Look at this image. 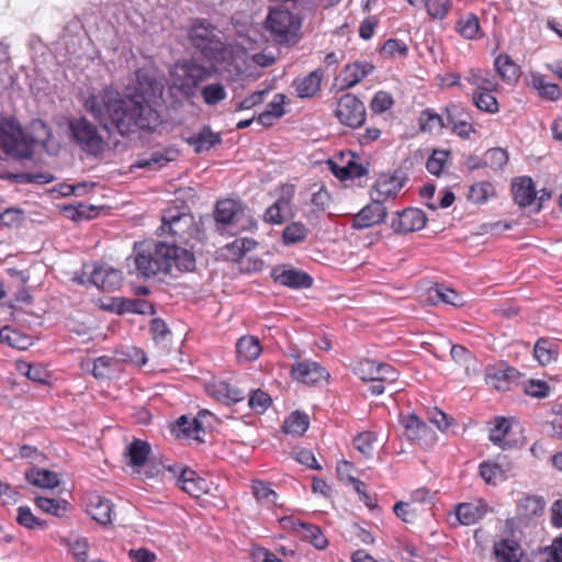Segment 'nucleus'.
Listing matches in <instances>:
<instances>
[{
  "mask_svg": "<svg viewBox=\"0 0 562 562\" xmlns=\"http://www.w3.org/2000/svg\"><path fill=\"white\" fill-rule=\"evenodd\" d=\"M120 312L136 314H154V306L150 302L143 299H131L122 302Z\"/></svg>",
  "mask_w": 562,
  "mask_h": 562,
  "instance_id": "nucleus-53",
  "label": "nucleus"
},
{
  "mask_svg": "<svg viewBox=\"0 0 562 562\" xmlns=\"http://www.w3.org/2000/svg\"><path fill=\"white\" fill-rule=\"evenodd\" d=\"M265 26L274 42L290 44L296 42L301 21L289 10L276 8L270 10Z\"/></svg>",
  "mask_w": 562,
  "mask_h": 562,
  "instance_id": "nucleus-7",
  "label": "nucleus"
},
{
  "mask_svg": "<svg viewBox=\"0 0 562 562\" xmlns=\"http://www.w3.org/2000/svg\"><path fill=\"white\" fill-rule=\"evenodd\" d=\"M375 437L372 432H362L358 435L353 440L355 448L361 452L364 457H370L373 450V442Z\"/></svg>",
  "mask_w": 562,
  "mask_h": 562,
  "instance_id": "nucleus-63",
  "label": "nucleus"
},
{
  "mask_svg": "<svg viewBox=\"0 0 562 562\" xmlns=\"http://www.w3.org/2000/svg\"><path fill=\"white\" fill-rule=\"evenodd\" d=\"M353 371L363 381L393 383L398 379L394 367L372 359L360 360Z\"/></svg>",
  "mask_w": 562,
  "mask_h": 562,
  "instance_id": "nucleus-12",
  "label": "nucleus"
},
{
  "mask_svg": "<svg viewBox=\"0 0 562 562\" xmlns=\"http://www.w3.org/2000/svg\"><path fill=\"white\" fill-rule=\"evenodd\" d=\"M484 161L494 170L502 169L508 161V154L503 148H492L486 151Z\"/></svg>",
  "mask_w": 562,
  "mask_h": 562,
  "instance_id": "nucleus-58",
  "label": "nucleus"
},
{
  "mask_svg": "<svg viewBox=\"0 0 562 562\" xmlns=\"http://www.w3.org/2000/svg\"><path fill=\"white\" fill-rule=\"evenodd\" d=\"M35 504L44 513L52 514L54 516H60L66 510L67 506V503L64 501L47 497H36Z\"/></svg>",
  "mask_w": 562,
  "mask_h": 562,
  "instance_id": "nucleus-56",
  "label": "nucleus"
},
{
  "mask_svg": "<svg viewBox=\"0 0 562 562\" xmlns=\"http://www.w3.org/2000/svg\"><path fill=\"white\" fill-rule=\"evenodd\" d=\"M248 404L257 413H263L270 406L271 398L266 392L256 390L251 392Z\"/></svg>",
  "mask_w": 562,
  "mask_h": 562,
  "instance_id": "nucleus-62",
  "label": "nucleus"
},
{
  "mask_svg": "<svg viewBox=\"0 0 562 562\" xmlns=\"http://www.w3.org/2000/svg\"><path fill=\"white\" fill-rule=\"evenodd\" d=\"M490 440L501 447H510L516 440L513 438L510 420L505 417H497L490 429Z\"/></svg>",
  "mask_w": 562,
  "mask_h": 562,
  "instance_id": "nucleus-28",
  "label": "nucleus"
},
{
  "mask_svg": "<svg viewBox=\"0 0 562 562\" xmlns=\"http://www.w3.org/2000/svg\"><path fill=\"white\" fill-rule=\"evenodd\" d=\"M525 393L537 398H544L550 394V386L542 380H528L524 385Z\"/></svg>",
  "mask_w": 562,
  "mask_h": 562,
  "instance_id": "nucleus-60",
  "label": "nucleus"
},
{
  "mask_svg": "<svg viewBox=\"0 0 562 562\" xmlns=\"http://www.w3.org/2000/svg\"><path fill=\"white\" fill-rule=\"evenodd\" d=\"M402 425L405 429V435L411 440H419L428 432V426L420 420L416 415H408L402 419Z\"/></svg>",
  "mask_w": 562,
  "mask_h": 562,
  "instance_id": "nucleus-42",
  "label": "nucleus"
},
{
  "mask_svg": "<svg viewBox=\"0 0 562 562\" xmlns=\"http://www.w3.org/2000/svg\"><path fill=\"white\" fill-rule=\"evenodd\" d=\"M428 419L442 432L453 430L457 426L456 420L451 416L438 408H434L428 413Z\"/></svg>",
  "mask_w": 562,
  "mask_h": 562,
  "instance_id": "nucleus-54",
  "label": "nucleus"
},
{
  "mask_svg": "<svg viewBox=\"0 0 562 562\" xmlns=\"http://www.w3.org/2000/svg\"><path fill=\"white\" fill-rule=\"evenodd\" d=\"M291 373L293 379L304 384H318L326 382L329 373L318 362L304 360L292 366Z\"/></svg>",
  "mask_w": 562,
  "mask_h": 562,
  "instance_id": "nucleus-15",
  "label": "nucleus"
},
{
  "mask_svg": "<svg viewBox=\"0 0 562 562\" xmlns=\"http://www.w3.org/2000/svg\"><path fill=\"white\" fill-rule=\"evenodd\" d=\"M151 452L150 445L142 439H134L125 449L126 464L133 468V471L139 473V469L144 467Z\"/></svg>",
  "mask_w": 562,
  "mask_h": 562,
  "instance_id": "nucleus-25",
  "label": "nucleus"
},
{
  "mask_svg": "<svg viewBox=\"0 0 562 562\" xmlns=\"http://www.w3.org/2000/svg\"><path fill=\"white\" fill-rule=\"evenodd\" d=\"M160 235L168 234L175 238L172 244L184 243L198 239L200 228L192 214L181 211L178 207H169L162 215L161 226L158 228Z\"/></svg>",
  "mask_w": 562,
  "mask_h": 562,
  "instance_id": "nucleus-4",
  "label": "nucleus"
},
{
  "mask_svg": "<svg viewBox=\"0 0 562 562\" xmlns=\"http://www.w3.org/2000/svg\"><path fill=\"white\" fill-rule=\"evenodd\" d=\"M310 231L305 224L301 222H292L286 225L282 232V243L285 246L303 243Z\"/></svg>",
  "mask_w": 562,
  "mask_h": 562,
  "instance_id": "nucleus-40",
  "label": "nucleus"
},
{
  "mask_svg": "<svg viewBox=\"0 0 562 562\" xmlns=\"http://www.w3.org/2000/svg\"><path fill=\"white\" fill-rule=\"evenodd\" d=\"M514 471V464L506 457L498 458L495 462L485 461L480 464V475L492 485L505 481Z\"/></svg>",
  "mask_w": 562,
  "mask_h": 562,
  "instance_id": "nucleus-18",
  "label": "nucleus"
},
{
  "mask_svg": "<svg viewBox=\"0 0 562 562\" xmlns=\"http://www.w3.org/2000/svg\"><path fill=\"white\" fill-rule=\"evenodd\" d=\"M464 79L473 87L475 90H487V91H497L498 82L495 77L486 69L482 68H470L464 76Z\"/></svg>",
  "mask_w": 562,
  "mask_h": 562,
  "instance_id": "nucleus-30",
  "label": "nucleus"
},
{
  "mask_svg": "<svg viewBox=\"0 0 562 562\" xmlns=\"http://www.w3.org/2000/svg\"><path fill=\"white\" fill-rule=\"evenodd\" d=\"M386 217V209L378 200L362 207L352 218L351 227L356 229L369 228L382 223Z\"/></svg>",
  "mask_w": 562,
  "mask_h": 562,
  "instance_id": "nucleus-16",
  "label": "nucleus"
},
{
  "mask_svg": "<svg viewBox=\"0 0 562 562\" xmlns=\"http://www.w3.org/2000/svg\"><path fill=\"white\" fill-rule=\"evenodd\" d=\"M494 554L498 562H519L522 552L515 540L503 539L494 544Z\"/></svg>",
  "mask_w": 562,
  "mask_h": 562,
  "instance_id": "nucleus-35",
  "label": "nucleus"
},
{
  "mask_svg": "<svg viewBox=\"0 0 562 562\" xmlns=\"http://www.w3.org/2000/svg\"><path fill=\"white\" fill-rule=\"evenodd\" d=\"M514 200L519 206L530 205L536 198L533 182L529 177L517 178L513 182Z\"/></svg>",
  "mask_w": 562,
  "mask_h": 562,
  "instance_id": "nucleus-34",
  "label": "nucleus"
},
{
  "mask_svg": "<svg viewBox=\"0 0 562 562\" xmlns=\"http://www.w3.org/2000/svg\"><path fill=\"white\" fill-rule=\"evenodd\" d=\"M495 195V188L488 181H482L470 188L469 198L476 204L485 203L490 198Z\"/></svg>",
  "mask_w": 562,
  "mask_h": 562,
  "instance_id": "nucleus-49",
  "label": "nucleus"
},
{
  "mask_svg": "<svg viewBox=\"0 0 562 562\" xmlns=\"http://www.w3.org/2000/svg\"><path fill=\"white\" fill-rule=\"evenodd\" d=\"M323 72L314 70L303 78L294 80L293 86L300 98H311L315 95L321 89Z\"/></svg>",
  "mask_w": 562,
  "mask_h": 562,
  "instance_id": "nucleus-33",
  "label": "nucleus"
},
{
  "mask_svg": "<svg viewBox=\"0 0 562 562\" xmlns=\"http://www.w3.org/2000/svg\"><path fill=\"white\" fill-rule=\"evenodd\" d=\"M167 470L177 477V484L179 487L192 497L199 498L210 490L207 481L199 476L196 472L191 469H181L178 465H169Z\"/></svg>",
  "mask_w": 562,
  "mask_h": 562,
  "instance_id": "nucleus-13",
  "label": "nucleus"
},
{
  "mask_svg": "<svg viewBox=\"0 0 562 562\" xmlns=\"http://www.w3.org/2000/svg\"><path fill=\"white\" fill-rule=\"evenodd\" d=\"M374 69V66L367 60H357L345 66L339 79L341 87L349 89L362 81Z\"/></svg>",
  "mask_w": 562,
  "mask_h": 562,
  "instance_id": "nucleus-23",
  "label": "nucleus"
},
{
  "mask_svg": "<svg viewBox=\"0 0 562 562\" xmlns=\"http://www.w3.org/2000/svg\"><path fill=\"white\" fill-rule=\"evenodd\" d=\"M300 536L303 540L311 542L316 549H324L327 546V539L322 530L314 525L304 524L300 525Z\"/></svg>",
  "mask_w": 562,
  "mask_h": 562,
  "instance_id": "nucleus-47",
  "label": "nucleus"
},
{
  "mask_svg": "<svg viewBox=\"0 0 562 562\" xmlns=\"http://www.w3.org/2000/svg\"><path fill=\"white\" fill-rule=\"evenodd\" d=\"M215 220L217 223L233 226L235 232L252 229L257 226V222L246 213L241 204L232 199L217 202Z\"/></svg>",
  "mask_w": 562,
  "mask_h": 562,
  "instance_id": "nucleus-9",
  "label": "nucleus"
},
{
  "mask_svg": "<svg viewBox=\"0 0 562 562\" xmlns=\"http://www.w3.org/2000/svg\"><path fill=\"white\" fill-rule=\"evenodd\" d=\"M16 368L20 373L34 382L45 383L48 379L47 371L41 364L22 361L16 364Z\"/></svg>",
  "mask_w": 562,
  "mask_h": 562,
  "instance_id": "nucleus-51",
  "label": "nucleus"
},
{
  "mask_svg": "<svg viewBox=\"0 0 562 562\" xmlns=\"http://www.w3.org/2000/svg\"><path fill=\"white\" fill-rule=\"evenodd\" d=\"M456 30L467 40H475L480 32V22L477 16L469 13L460 18L456 24Z\"/></svg>",
  "mask_w": 562,
  "mask_h": 562,
  "instance_id": "nucleus-45",
  "label": "nucleus"
},
{
  "mask_svg": "<svg viewBox=\"0 0 562 562\" xmlns=\"http://www.w3.org/2000/svg\"><path fill=\"white\" fill-rule=\"evenodd\" d=\"M335 116L338 121L349 127L357 128L366 121V106L353 94H344L335 108Z\"/></svg>",
  "mask_w": 562,
  "mask_h": 562,
  "instance_id": "nucleus-11",
  "label": "nucleus"
},
{
  "mask_svg": "<svg viewBox=\"0 0 562 562\" xmlns=\"http://www.w3.org/2000/svg\"><path fill=\"white\" fill-rule=\"evenodd\" d=\"M255 498L261 505L272 507L277 505L278 494L263 481L255 480L251 484Z\"/></svg>",
  "mask_w": 562,
  "mask_h": 562,
  "instance_id": "nucleus-41",
  "label": "nucleus"
},
{
  "mask_svg": "<svg viewBox=\"0 0 562 562\" xmlns=\"http://www.w3.org/2000/svg\"><path fill=\"white\" fill-rule=\"evenodd\" d=\"M211 70L195 63H178L170 72L171 87L186 98H194L199 86L209 79Z\"/></svg>",
  "mask_w": 562,
  "mask_h": 562,
  "instance_id": "nucleus-6",
  "label": "nucleus"
},
{
  "mask_svg": "<svg viewBox=\"0 0 562 562\" xmlns=\"http://www.w3.org/2000/svg\"><path fill=\"white\" fill-rule=\"evenodd\" d=\"M435 293L437 297H439L442 302L447 304L453 306H461L464 303L462 296L457 291L445 285H437L435 289Z\"/></svg>",
  "mask_w": 562,
  "mask_h": 562,
  "instance_id": "nucleus-61",
  "label": "nucleus"
},
{
  "mask_svg": "<svg viewBox=\"0 0 562 562\" xmlns=\"http://www.w3.org/2000/svg\"><path fill=\"white\" fill-rule=\"evenodd\" d=\"M514 369L507 368L506 370H496L493 373H487L486 383L498 391H506L509 389V378L513 375Z\"/></svg>",
  "mask_w": 562,
  "mask_h": 562,
  "instance_id": "nucleus-52",
  "label": "nucleus"
},
{
  "mask_svg": "<svg viewBox=\"0 0 562 562\" xmlns=\"http://www.w3.org/2000/svg\"><path fill=\"white\" fill-rule=\"evenodd\" d=\"M177 426L183 437L199 442L203 441L202 436L204 435V428L198 418L181 416L177 422Z\"/></svg>",
  "mask_w": 562,
  "mask_h": 562,
  "instance_id": "nucleus-38",
  "label": "nucleus"
},
{
  "mask_svg": "<svg viewBox=\"0 0 562 562\" xmlns=\"http://www.w3.org/2000/svg\"><path fill=\"white\" fill-rule=\"evenodd\" d=\"M189 143L194 147L195 153H203L221 143V136L209 126H204L198 134L189 139Z\"/></svg>",
  "mask_w": 562,
  "mask_h": 562,
  "instance_id": "nucleus-37",
  "label": "nucleus"
},
{
  "mask_svg": "<svg viewBox=\"0 0 562 562\" xmlns=\"http://www.w3.org/2000/svg\"><path fill=\"white\" fill-rule=\"evenodd\" d=\"M176 156L175 151H154L148 158L138 159L136 166L138 168H149L158 170L165 167L169 161L173 160Z\"/></svg>",
  "mask_w": 562,
  "mask_h": 562,
  "instance_id": "nucleus-43",
  "label": "nucleus"
},
{
  "mask_svg": "<svg viewBox=\"0 0 562 562\" xmlns=\"http://www.w3.org/2000/svg\"><path fill=\"white\" fill-rule=\"evenodd\" d=\"M407 53V45L397 38H389L381 47V54L387 57H395L396 55L405 57Z\"/></svg>",
  "mask_w": 562,
  "mask_h": 562,
  "instance_id": "nucleus-59",
  "label": "nucleus"
},
{
  "mask_svg": "<svg viewBox=\"0 0 562 562\" xmlns=\"http://www.w3.org/2000/svg\"><path fill=\"white\" fill-rule=\"evenodd\" d=\"M262 352L260 340L251 335L240 337L236 342V357L239 363L256 360Z\"/></svg>",
  "mask_w": 562,
  "mask_h": 562,
  "instance_id": "nucleus-26",
  "label": "nucleus"
},
{
  "mask_svg": "<svg viewBox=\"0 0 562 562\" xmlns=\"http://www.w3.org/2000/svg\"><path fill=\"white\" fill-rule=\"evenodd\" d=\"M494 91L474 90L472 93L473 104L482 112L496 114L499 111L497 99L493 95Z\"/></svg>",
  "mask_w": 562,
  "mask_h": 562,
  "instance_id": "nucleus-39",
  "label": "nucleus"
},
{
  "mask_svg": "<svg viewBox=\"0 0 562 562\" xmlns=\"http://www.w3.org/2000/svg\"><path fill=\"white\" fill-rule=\"evenodd\" d=\"M87 513L99 524H111L114 514L113 504L99 494H91L88 498Z\"/></svg>",
  "mask_w": 562,
  "mask_h": 562,
  "instance_id": "nucleus-24",
  "label": "nucleus"
},
{
  "mask_svg": "<svg viewBox=\"0 0 562 562\" xmlns=\"http://www.w3.org/2000/svg\"><path fill=\"white\" fill-rule=\"evenodd\" d=\"M559 355V345L550 338H539L533 347V357L542 367L555 361Z\"/></svg>",
  "mask_w": 562,
  "mask_h": 562,
  "instance_id": "nucleus-32",
  "label": "nucleus"
},
{
  "mask_svg": "<svg viewBox=\"0 0 562 562\" xmlns=\"http://www.w3.org/2000/svg\"><path fill=\"white\" fill-rule=\"evenodd\" d=\"M68 128L71 139L88 155L99 156L105 151L108 147L105 138L98 126L86 116L70 119Z\"/></svg>",
  "mask_w": 562,
  "mask_h": 562,
  "instance_id": "nucleus-5",
  "label": "nucleus"
},
{
  "mask_svg": "<svg viewBox=\"0 0 562 562\" xmlns=\"http://www.w3.org/2000/svg\"><path fill=\"white\" fill-rule=\"evenodd\" d=\"M451 358L460 366H462L465 370L467 374H470L471 371L475 372V363L476 360L472 352H470L467 348L460 345H453L450 351Z\"/></svg>",
  "mask_w": 562,
  "mask_h": 562,
  "instance_id": "nucleus-48",
  "label": "nucleus"
},
{
  "mask_svg": "<svg viewBox=\"0 0 562 562\" xmlns=\"http://www.w3.org/2000/svg\"><path fill=\"white\" fill-rule=\"evenodd\" d=\"M31 131V136L26 137L15 120H2L0 122V140L4 151L15 158H30L34 145L48 150V142L52 137L49 127L43 121L37 120L32 123Z\"/></svg>",
  "mask_w": 562,
  "mask_h": 562,
  "instance_id": "nucleus-3",
  "label": "nucleus"
},
{
  "mask_svg": "<svg viewBox=\"0 0 562 562\" xmlns=\"http://www.w3.org/2000/svg\"><path fill=\"white\" fill-rule=\"evenodd\" d=\"M487 512L488 505L483 499H475L459 504L456 507V517L459 524L470 526L480 521Z\"/></svg>",
  "mask_w": 562,
  "mask_h": 562,
  "instance_id": "nucleus-22",
  "label": "nucleus"
},
{
  "mask_svg": "<svg viewBox=\"0 0 562 562\" xmlns=\"http://www.w3.org/2000/svg\"><path fill=\"white\" fill-rule=\"evenodd\" d=\"M133 260L138 276L144 278L159 274L192 271L195 268V258L191 250L167 241L144 240L134 244Z\"/></svg>",
  "mask_w": 562,
  "mask_h": 562,
  "instance_id": "nucleus-2",
  "label": "nucleus"
},
{
  "mask_svg": "<svg viewBox=\"0 0 562 562\" xmlns=\"http://www.w3.org/2000/svg\"><path fill=\"white\" fill-rule=\"evenodd\" d=\"M310 425V418L306 414L293 412L284 422L283 429L288 434L303 435Z\"/></svg>",
  "mask_w": 562,
  "mask_h": 562,
  "instance_id": "nucleus-46",
  "label": "nucleus"
},
{
  "mask_svg": "<svg viewBox=\"0 0 562 562\" xmlns=\"http://www.w3.org/2000/svg\"><path fill=\"white\" fill-rule=\"evenodd\" d=\"M162 90L164 86L149 70L139 69L135 86L125 87V95L108 86L86 97L82 104L103 130L125 136L138 130L154 131L160 124V116L150 103L161 97Z\"/></svg>",
  "mask_w": 562,
  "mask_h": 562,
  "instance_id": "nucleus-1",
  "label": "nucleus"
},
{
  "mask_svg": "<svg viewBox=\"0 0 562 562\" xmlns=\"http://www.w3.org/2000/svg\"><path fill=\"white\" fill-rule=\"evenodd\" d=\"M448 158V153L446 150H435L432 155L428 158L426 167L427 170L435 176H439L442 171L445 162Z\"/></svg>",
  "mask_w": 562,
  "mask_h": 562,
  "instance_id": "nucleus-64",
  "label": "nucleus"
},
{
  "mask_svg": "<svg viewBox=\"0 0 562 562\" xmlns=\"http://www.w3.org/2000/svg\"><path fill=\"white\" fill-rule=\"evenodd\" d=\"M494 68L501 79L508 85L516 83L520 77L519 66L508 54L505 53H502L495 57Z\"/></svg>",
  "mask_w": 562,
  "mask_h": 562,
  "instance_id": "nucleus-29",
  "label": "nucleus"
},
{
  "mask_svg": "<svg viewBox=\"0 0 562 562\" xmlns=\"http://www.w3.org/2000/svg\"><path fill=\"white\" fill-rule=\"evenodd\" d=\"M447 126V119L441 115L426 110L420 116V127L425 132L436 133Z\"/></svg>",
  "mask_w": 562,
  "mask_h": 562,
  "instance_id": "nucleus-50",
  "label": "nucleus"
},
{
  "mask_svg": "<svg viewBox=\"0 0 562 562\" xmlns=\"http://www.w3.org/2000/svg\"><path fill=\"white\" fill-rule=\"evenodd\" d=\"M452 7L451 0H427L425 10L432 19L442 20Z\"/></svg>",
  "mask_w": 562,
  "mask_h": 562,
  "instance_id": "nucleus-55",
  "label": "nucleus"
},
{
  "mask_svg": "<svg viewBox=\"0 0 562 562\" xmlns=\"http://www.w3.org/2000/svg\"><path fill=\"white\" fill-rule=\"evenodd\" d=\"M270 89H262L255 91L244 98L241 101L237 102L235 104V112H241L245 110H250L255 108L256 105L262 103L266 99V95L269 93Z\"/></svg>",
  "mask_w": 562,
  "mask_h": 562,
  "instance_id": "nucleus-57",
  "label": "nucleus"
},
{
  "mask_svg": "<svg viewBox=\"0 0 562 562\" xmlns=\"http://www.w3.org/2000/svg\"><path fill=\"white\" fill-rule=\"evenodd\" d=\"M200 94L206 105L214 106L226 99L227 91L221 82L205 85Z\"/></svg>",
  "mask_w": 562,
  "mask_h": 562,
  "instance_id": "nucleus-44",
  "label": "nucleus"
},
{
  "mask_svg": "<svg viewBox=\"0 0 562 562\" xmlns=\"http://www.w3.org/2000/svg\"><path fill=\"white\" fill-rule=\"evenodd\" d=\"M272 276L276 282L292 289H307L313 283L310 274L295 268H276Z\"/></svg>",
  "mask_w": 562,
  "mask_h": 562,
  "instance_id": "nucleus-21",
  "label": "nucleus"
},
{
  "mask_svg": "<svg viewBox=\"0 0 562 562\" xmlns=\"http://www.w3.org/2000/svg\"><path fill=\"white\" fill-rule=\"evenodd\" d=\"M426 224V216L419 209H406L398 212L392 221V228L400 234H406L422 229Z\"/></svg>",
  "mask_w": 562,
  "mask_h": 562,
  "instance_id": "nucleus-20",
  "label": "nucleus"
},
{
  "mask_svg": "<svg viewBox=\"0 0 562 562\" xmlns=\"http://www.w3.org/2000/svg\"><path fill=\"white\" fill-rule=\"evenodd\" d=\"M192 45L211 61H221L225 58L224 43L215 34V29L207 22L194 23L189 32Z\"/></svg>",
  "mask_w": 562,
  "mask_h": 562,
  "instance_id": "nucleus-8",
  "label": "nucleus"
},
{
  "mask_svg": "<svg viewBox=\"0 0 562 562\" xmlns=\"http://www.w3.org/2000/svg\"><path fill=\"white\" fill-rule=\"evenodd\" d=\"M294 195V184H282L278 190L277 200L266 210L263 221L269 224L280 225L286 217H293L295 215L293 211Z\"/></svg>",
  "mask_w": 562,
  "mask_h": 562,
  "instance_id": "nucleus-10",
  "label": "nucleus"
},
{
  "mask_svg": "<svg viewBox=\"0 0 562 562\" xmlns=\"http://www.w3.org/2000/svg\"><path fill=\"white\" fill-rule=\"evenodd\" d=\"M27 482L42 488H54L59 484L58 476L55 472L32 468L25 473Z\"/></svg>",
  "mask_w": 562,
  "mask_h": 562,
  "instance_id": "nucleus-36",
  "label": "nucleus"
},
{
  "mask_svg": "<svg viewBox=\"0 0 562 562\" xmlns=\"http://www.w3.org/2000/svg\"><path fill=\"white\" fill-rule=\"evenodd\" d=\"M529 78V85L538 92L539 97L549 101H557L561 98L560 87L557 83L549 82L543 75L530 72Z\"/></svg>",
  "mask_w": 562,
  "mask_h": 562,
  "instance_id": "nucleus-31",
  "label": "nucleus"
},
{
  "mask_svg": "<svg viewBox=\"0 0 562 562\" xmlns=\"http://www.w3.org/2000/svg\"><path fill=\"white\" fill-rule=\"evenodd\" d=\"M446 113L447 126H450L454 134L462 138H469L471 134L475 133L471 115L465 109L451 104L446 109Z\"/></svg>",
  "mask_w": 562,
  "mask_h": 562,
  "instance_id": "nucleus-17",
  "label": "nucleus"
},
{
  "mask_svg": "<svg viewBox=\"0 0 562 562\" xmlns=\"http://www.w3.org/2000/svg\"><path fill=\"white\" fill-rule=\"evenodd\" d=\"M546 501L541 496L528 495L522 497L517 506V515L522 521H530L542 516Z\"/></svg>",
  "mask_w": 562,
  "mask_h": 562,
  "instance_id": "nucleus-27",
  "label": "nucleus"
},
{
  "mask_svg": "<svg viewBox=\"0 0 562 562\" xmlns=\"http://www.w3.org/2000/svg\"><path fill=\"white\" fill-rule=\"evenodd\" d=\"M122 280V272L106 263L95 265L90 271L91 283L102 291L112 292L117 290Z\"/></svg>",
  "mask_w": 562,
  "mask_h": 562,
  "instance_id": "nucleus-14",
  "label": "nucleus"
},
{
  "mask_svg": "<svg viewBox=\"0 0 562 562\" xmlns=\"http://www.w3.org/2000/svg\"><path fill=\"white\" fill-rule=\"evenodd\" d=\"M403 186L404 181L398 176L381 175L371 190V199H375L383 204L389 199H394Z\"/></svg>",
  "mask_w": 562,
  "mask_h": 562,
  "instance_id": "nucleus-19",
  "label": "nucleus"
}]
</instances>
